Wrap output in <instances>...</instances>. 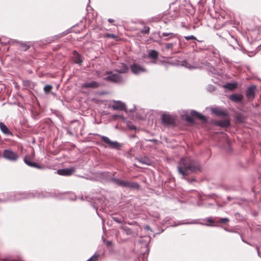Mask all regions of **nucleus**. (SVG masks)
Returning a JSON list of instances; mask_svg holds the SVG:
<instances>
[{
	"instance_id": "1",
	"label": "nucleus",
	"mask_w": 261,
	"mask_h": 261,
	"mask_svg": "<svg viewBox=\"0 0 261 261\" xmlns=\"http://www.w3.org/2000/svg\"><path fill=\"white\" fill-rule=\"evenodd\" d=\"M200 163L191 157L182 158L177 166L178 174L183 178L189 175L191 172H195L200 170Z\"/></svg>"
},
{
	"instance_id": "2",
	"label": "nucleus",
	"mask_w": 261,
	"mask_h": 261,
	"mask_svg": "<svg viewBox=\"0 0 261 261\" xmlns=\"http://www.w3.org/2000/svg\"><path fill=\"white\" fill-rule=\"evenodd\" d=\"M101 140L107 144V147L111 149L119 150L122 146L121 144L117 141L111 140L108 137L100 136Z\"/></svg>"
},
{
	"instance_id": "3",
	"label": "nucleus",
	"mask_w": 261,
	"mask_h": 261,
	"mask_svg": "<svg viewBox=\"0 0 261 261\" xmlns=\"http://www.w3.org/2000/svg\"><path fill=\"white\" fill-rule=\"evenodd\" d=\"M3 157L7 160L16 162L18 158V154L11 149H5L3 152Z\"/></svg>"
},
{
	"instance_id": "4",
	"label": "nucleus",
	"mask_w": 261,
	"mask_h": 261,
	"mask_svg": "<svg viewBox=\"0 0 261 261\" xmlns=\"http://www.w3.org/2000/svg\"><path fill=\"white\" fill-rule=\"evenodd\" d=\"M190 114L191 115L186 116V120L187 122L193 123L194 121V118H197L204 122L206 121V118L204 115H202L201 114L196 111L192 110Z\"/></svg>"
},
{
	"instance_id": "5",
	"label": "nucleus",
	"mask_w": 261,
	"mask_h": 261,
	"mask_svg": "<svg viewBox=\"0 0 261 261\" xmlns=\"http://www.w3.org/2000/svg\"><path fill=\"white\" fill-rule=\"evenodd\" d=\"M51 196V194L50 193L46 192H33L28 194L26 198L31 197H38V198H44Z\"/></svg>"
},
{
	"instance_id": "6",
	"label": "nucleus",
	"mask_w": 261,
	"mask_h": 261,
	"mask_svg": "<svg viewBox=\"0 0 261 261\" xmlns=\"http://www.w3.org/2000/svg\"><path fill=\"white\" fill-rule=\"evenodd\" d=\"M130 68L132 72L135 74H138L142 72H146L145 68L137 63H133L130 65Z\"/></svg>"
},
{
	"instance_id": "7",
	"label": "nucleus",
	"mask_w": 261,
	"mask_h": 261,
	"mask_svg": "<svg viewBox=\"0 0 261 261\" xmlns=\"http://www.w3.org/2000/svg\"><path fill=\"white\" fill-rule=\"evenodd\" d=\"M162 37H166L164 39V40L165 41H169L174 38H177L179 41V44L180 45V38L177 34H175L171 32H163L160 36L161 38Z\"/></svg>"
},
{
	"instance_id": "8",
	"label": "nucleus",
	"mask_w": 261,
	"mask_h": 261,
	"mask_svg": "<svg viewBox=\"0 0 261 261\" xmlns=\"http://www.w3.org/2000/svg\"><path fill=\"white\" fill-rule=\"evenodd\" d=\"M111 107L114 110H125L126 105L121 101L113 100Z\"/></svg>"
},
{
	"instance_id": "9",
	"label": "nucleus",
	"mask_w": 261,
	"mask_h": 261,
	"mask_svg": "<svg viewBox=\"0 0 261 261\" xmlns=\"http://www.w3.org/2000/svg\"><path fill=\"white\" fill-rule=\"evenodd\" d=\"M105 79L113 82L118 83L122 81V77L118 72L117 73H110L109 75L106 77Z\"/></svg>"
},
{
	"instance_id": "10",
	"label": "nucleus",
	"mask_w": 261,
	"mask_h": 261,
	"mask_svg": "<svg viewBox=\"0 0 261 261\" xmlns=\"http://www.w3.org/2000/svg\"><path fill=\"white\" fill-rule=\"evenodd\" d=\"M256 88V86L255 85H252L247 88L246 91V96L248 99H253L254 98Z\"/></svg>"
},
{
	"instance_id": "11",
	"label": "nucleus",
	"mask_w": 261,
	"mask_h": 261,
	"mask_svg": "<svg viewBox=\"0 0 261 261\" xmlns=\"http://www.w3.org/2000/svg\"><path fill=\"white\" fill-rule=\"evenodd\" d=\"M162 120L164 124L168 125H173L174 123L173 118L169 114H163Z\"/></svg>"
},
{
	"instance_id": "12",
	"label": "nucleus",
	"mask_w": 261,
	"mask_h": 261,
	"mask_svg": "<svg viewBox=\"0 0 261 261\" xmlns=\"http://www.w3.org/2000/svg\"><path fill=\"white\" fill-rule=\"evenodd\" d=\"M75 171L74 168H69L64 169H59L57 171L58 173L61 175L69 176Z\"/></svg>"
},
{
	"instance_id": "13",
	"label": "nucleus",
	"mask_w": 261,
	"mask_h": 261,
	"mask_svg": "<svg viewBox=\"0 0 261 261\" xmlns=\"http://www.w3.org/2000/svg\"><path fill=\"white\" fill-rule=\"evenodd\" d=\"M147 59H151V63L154 64L158 58V53L155 50H151L146 57Z\"/></svg>"
},
{
	"instance_id": "14",
	"label": "nucleus",
	"mask_w": 261,
	"mask_h": 261,
	"mask_svg": "<svg viewBox=\"0 0 261 261\" xmlns=\"http://www.w3.org/2000/svg\"><path fill=\"white\" fill-rule=\"evenodd\" d=\"M229 99L236 103L240 102L243 99V96L240 93L232 94L229 96Z\"/></svg>"
},
{
	"instance_id": "15",
	"label": "nucleus",
	"mask_w": 261,
	"mask_h": 261,
	"mask_svg": "<svg viewBox=\"0 0 261 261\" xmlns=\"http://www.w3.org/2000/svg\"><path fill=\"white\" fill-rule=\"evenodd\" d=\"M99 86V83L96 82L95 81H92L90 82H86L82 84L81 86L83 88H98Z\"/></svg>"
},
{
	"instance_id": "16",
	"label": "nucleus",
	"mask_w": 261,
	"mask_h": 261,
	"mask_svg": "<svg viewBox=\"0 0 261 261\" xmlns=\"http://www.w3.org/2000/svg\"><path fill=\"white\" fill-rule=\"evenodd\" d=\"M0 129L2 133L6 135L13 136L12 133L8 127L2 122H0Z\"/></svg>"
},
{
	"instance_id": "17",
	"label": "nucleus",
	"mask_w": 261,
	"mask_h": 261,
	"mask_svg": "<svg viewBox=\"0 0 261 261\" xmlns=\"http://www.w3.org/2000/svg\"><path fill=\"white\" fill-rule=\"evenodd\" d=\"M212 112L218 116H225L227 114L219 107L212 109Z\"/></svg>"
},
{
	"instance_id": "18",
	"label": "nucleus",
	"mask_w": 261,
	"mask_h": 261,
	"mask_svg": "<svg viewBox=\"0 0 261 261\" xmlns=\"http://www.w3.org/2000/svg\"><path fill=\"white\" fill-rule=\"evenodd\" d=\"M116 71L119 73H124L128 71V68L124 63H120L118 68Z\"/></svg>"
},
{
	"instance_id": "19",
	"label": "nucleus",
	"mask_w": 261,
	"mask_h": 261,
	"mask_svg": "<svg viewBox=\"0 0 261 261\" xmlns=\"http://www.w3.org/2000/svg\"><path fill=\"white\" fill-rule=\"evenodd\" d=\"M111 181L114 184L123 187H125L126 181L121 180L117 178L113 177Z\"/></svg>"
},
{
	"instance_id": "20",
	"label": "nucleus",
	"mask_w": 261,
	"mask_h": 261,
	"mask_svg": "<svg viewBox=\"0 0 261 261\" xmlns=\"http://www.w3.org/2000/svg\"><path fill=\"white\" fill-rule=\"evenodd\" d=\"M111 181L114 184L123 187H125L126 181L121 180L117 178L113 177Z\"/></svg>"
},
{
	"instance_id": "21",
	"label": "nucleus",
	"mask_w": 261,
	"mask_h": 261,
	"mask_svg": "<svg viewBox=\"0 0 261 261\" xmlns=\"http://www.w3.org/2000/svg\"><path fill=\"white\" fill-rule=\"evenodd\" d=\"M73 58L74 62L77 64H81V63L83 62L82 57L76 51H74L73 52Z\"/></svg>"
},
{
	"instance_id": "22",
	"label": "nucleus",
	"mask_w": 261,
	"mask_h": 261,
	"mask_svg": "<svg viewBox=\"0 0 261 261\" xmlns=\"http://www.w3.org/2000/svg\"><path fill=\"white\" fill-rule=\"evenodd\" d=\"M216 124L222 127H227L230 125V123L228 120L224 119L217 121Z\"/></svg>"
},
{
	"instance_id": "23",
	"label": "nucleus",
	"mask_w": 261,
	"mask_h": 261,
	"mask_svg": "<svg viewBox=\"0 0 261 261\" xmlns=\"http://www.w3.org/2000/svg\"><path fill=\"white\" fill-rule=\"evenodd\" d=\"M24 163L28 166H30V167H34V168H38V169H41V167L38 165L37 163H35V162H32L31 161H30L29 160H28L27 158H24V160H23Z\"/></svg>"
},
{
	"instance_id": "24",
	"label": "nucleus",
	"mask_w": 261,
	"mask_h": 261,
	"mask_svg": "<svg viewBox=\"0 0 261 261\" xmlns=\"http://www.w3.org/2000/svg\"><path fill=\"white\" fill-rule=\"evenodd\" d=\"M125 188L137 189L139 188V185L135 182H130L126 181Z\"/></svg>"
},
{
	"instance_id": "25",
	"label": "nucleus",
	"mask_w": 261,
	"mask_h": 261,
	"mask_svg": "<svg viewBox=\"0 0 261 261\" xmlns=\"http://www.w3.org/2000/svg\"><path fill=\"white\" fill-rule=\"evenodd\" d=\"M238 84L237 83H229L224 85V88L228 89L230 90H233L237 87Z\"/></svg>"
},
{
	"instance_id": "26",
	"label": "nucleus",
	"mask_w": 261,
	"mask_h": 261,
	"mask_svg": "<svg viewBox=\"0 0 261 261\" xmlns=\"http://www.w3.org/2000/svg\"><path fill=\"white\" fill-rule=\"evenodd\" d=\"M181 65L182 66H185L188 69H193L196 68L195 67L188 63L186 60H184L181 62Z\"/></svg>"
},
{
	"instance_id": "27",
	"label": "nucleus",
	"mask_w": 261,
	"mask_h": 261,
	"mask_svg": "<svg viewBox=\"0 0 261 261\" xmlns=\"http://www.w3.org/2000/svg\"><path fill=\"white\" fill-rule=\"evenodd\" d=\"M121 228L123 230V231L127 234V235H130L132 233V231L131 229L128 228L127 226H122L121 227Z\"/></svg>"
},
{
	"instance_id": "28",
	"label": "nucleus",
	"mask_w": 261,
	"mask_h": 261,
	"mask_svg": "<svg viewBox=\"0 0 261 261\" xmlns=\"http://www.w3.org/2000/svg\"><path fill=\"white\" fill-rule=\"evenodd\" d=\"M19 43H20L21 49L22 50L25 51L30 48L29 45L25 43H23L22 42H20Z\"/></svg>"
},
{
	"instance_id": "29",
	"label": "nucleus",
	"mask_w": 261,
	"mask_h": 261,
	"mask_svg": "<svg viewBox=\"0 0 261 261\" xmlns=\"http://www.w3.org/2000/svg\"><path fill=\"white\" fill-rule=\"evenodd\" d=\"M53 88V86L49 85H47L44 87V91L45 93H48Z\"/></svg>"
},
{
	"instance_id": "30",
	"label": "nucleus",
	"mask_w": 261,
	"mask_h": 261,
	"mask_svg": "<svg viewBox=\"0 0 261 261\" xmlns=\"http://www.w3.org/2000/svg\"><path fill=\"white\" fill-rule=\"evenodd\" d=\"M175 43H169L166 44V48L172 50Z\"/></svg>"
},
{
	"instance_id": "31",
	"label": "nucleus",
	"mask_w": 261,
	"mask_h": 261,
	"mask_svg": "<svg viewBox=\"0 0 261 261\" xmlns=\"http://www.w3.org/2000/svg\"><path fill=\"white\" fill-rule=\"evenodd\" d=\"M141 32L143 34H148L149 32V28L148 27H144L141 31Z\"/></svg>"
},
{
	"instance_id": "32",
	"label": "nucleus",
	"mask_w": 261,
	"mask_h": 261,
	"mask_svg": "<svg viewBox=\"0 0 261 261\" xmlns=\"http://www.w3.org/2000/svg\"><path fill=\"white\" fill-rule=\"evenodd\" d=\"M229 221V219L226 218H220L219 221L220 223H226Z\"/></svg>"
},
{
	"instance_id": "33",
	"label": "nucleus",
	"mask_w": 261,
	"mask_h": 261,
	"mask_svg": "<svg viewBox=\"0 0 261 261\" xmlns=\"http://www.w3.org/2000/svg\"><path fill=\"white\" fill-rule=\"evenodd\" d=\"M185 38L186 39V40H195L196 39V37L193 36V35H190V36H185Z\"/></svg>"
},
{
	"instance_id": "34",
	"label": "nucleus",
	"mask_w": 261,
	"mask_h": 261,
	"mask_svg": "<svg viewBox=\"0 0 261 261\" xmlns=\"http://www.w3.org/2000/svg\"><path fill=\"white\" fill-rule=\"evenodd\" d=\"M106 36L108 38H111L113 39H115L117 37L115 35L113 34H106Z\"/></svg>"
},
{
	"instance_id": "35",
	"label": "nucleus",
	"mask_w": 261,
	"mask_h": 261,
	"mask_svg": "<svg viewBox=\"0 0 261 261\" xmlns=\"http://www.w3.org/2000/svg\"><path fill=\"white\" fill-rule=\"evenodd\" d=\"M187 180L190 183H192L196 181V179L194 178H192L191 179H187Z\"/></svg>"
},
{
	"instance_id": "36",
	"label": "nucleus",
	"mask_w": 261,
	"mask_h": 261,
	"mask_svg": "<svg viewBox=\"0 0 261 261\" xmlns=\"http://www.w3.org/2000/svg\"><path fill=\"white\" fill-rule=\"evenodd\" d=\"M114 118H116L117 117H119V118H121L122 120H124V117L122 115H115L114 116Z\"/></svg>"
},
{
	"instance_id": "37",
	"label": "nucleus",
	"mask_w": 261,
	"mask_h": 261,
	"mask_svg": "<svg viewBox=\"0 0 261 261\" xmlns=\"http://www.w3.org/2000/svg\"><path fill=\"white\" fill-rule=\"evenodd\" d=\"M113 219L115 221L117 222V223H121V220H120L119 219V218H118L114 217Z\"/></svg>"
},
{
	"instance_id": "38",
	"label": "nucleus",
	"mask_w": 261,
	"mask_h": 261,
	"mask_svg": "<svg viewBox=\"0 0 261 261\" xmlns=\"http://www.w3.org/2000/svg\"><path fill=\"white\" fill-rule=\"evenodd\" d=\"M144 228L146 230H150V231H151V228L150 227V226L149 225L145 226L144 227Z\"/></svg>"
},
{
	"instance_id": "39",
	"label": "nucleus",
	"mask_w": 261,
	"mask_h": 261,
	"mask_svg": "<svg viewBox=\"0 0 261 261\" xmlns=\"http://www.w3.org/2000/svg\"><path fill=\"white\" fill-rule=\"evenodd\" d=\"M206 220H207V222H208L210 223H213L214 222V221L211 218H207Z\"/></svg>"
},
{
	"instance_id": "40",
	"label": "nucleus",
	"mask_w": 261,
	"mask_h": 261,
	"mask_svg": "<svg viewBox=\"0 0 261 261\" xmlns=\"http://www.w3.org/2000/svg\"><path fill=\"white\" fill-rule=\"evenodd\" d=\"M194 223H196V222L194 221H192V222H188L184 223L183 224H194Z\"/></svg>"
},
{
	"instance_id": "41",
	"label": "nucleus",
	"mask_w": 261,
	"mask_h": 261,
	"mask_svg": "<svg viewBox=\"0 0 261 261\" xmlns=\"http://www.w3.org/2000/svg\"><path fill=\"white\" fill-rule=\"evenodd\" d=\"M209 90L210 91H214L215 90L214 87V86H210Z\"/></svg>"
},
{
	"instance_id": "42",
	"label": "nucleus",
	"mask_w": 261,
	"mask_h": 261,
	"mask_svg": "<svg viewBox=\"0 0 261 261\" xmlns=\"http://www.w3.org/2000/svg\"><path fill=\"white\" fill-rule=\"evenodd\" d=\"M108 21H109V22H114V19H112V18H109V19H108Z\"/></svg>"
},
{
	"instance_id": "43",
	"label": "nucleus",
	"mask_w": 261,
	"mask_h": 261,
	"mask_svg": "<svg viewBox=\"0 0 261 261\" xmlns=\"http://www.w3.org/2000/svg\"><path fill=\"white\" fill-rule=\"evenodd\" d=\"M135 107H134V109H130V110H129V111H130V112H134V110H135Z\"/></svg>"
},
{
	"instance_id": "44",
	"label": "nucleus",
	"mask_w": 261,
	"mask_h": 261,
	"mask_svg": "<svg viewBox=\"0 0 261 261\" xmlns=\"http://www.w3.org/2000/svg\"><path fill=\"white\" fill-rule=\"evenodd\" d=\"M111 242L108 241V242H107V245H109L111 244Z\"/></svg>"
},
{
	"instance_id": "45",
	"label": "nucleus",
	"mask_w": 261,
	"mask_h": 261,
	"mask_svg": "<svg viewBox=\"0 0 261 261\" xmlns=\"http://www.w3.org/2000/svg\"><path fill=\"white\" fill-rule=\"evenodd\" d=\"M257 253H258V256H260V253H259L258 250H257Z\"/></svg>"
},
{
	"instance_id": "46",
	"label": "nucleus",
	"mask_w": 261,
	"mask_h": 261,
	"mask_svg": "<svg viewBox=\"0 0 261 261\" xmlns=\"http://www.w3.org/2000/svg\"><path fill=\"white\" fill-rule=\"evenodd\" d=\"M1 42V40L0 39V43Z\"/></svg>"
}]
</instances>
